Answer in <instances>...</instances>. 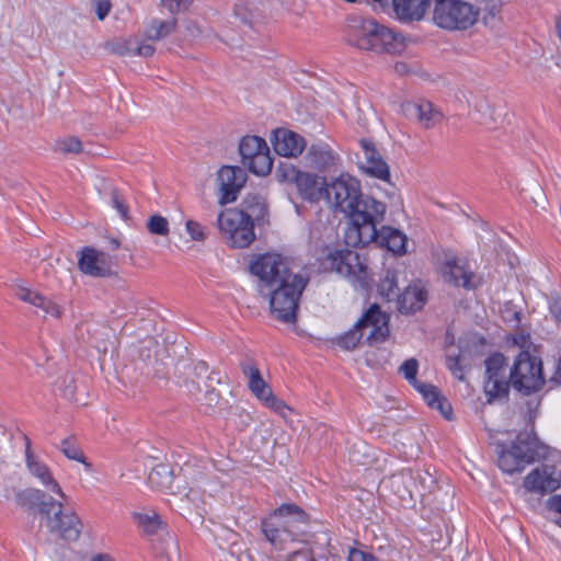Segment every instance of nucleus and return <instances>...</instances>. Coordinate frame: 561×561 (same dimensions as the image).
Wrapping results in <instances>:
<instances>
[{
    "mask_svg": "<svg viewBox=\"0 0 561 561\" xmlns=\"http://www.w3.org/2000/svg\"><path fill=\"white\" fill-rule=\"evenodd\" d=\"M60 449L62 454L71 460L80 461L82 462L84 460V456L80 448L72 442L71 439H64L61 442Z\"/></svg>",
    "mask_w": 561,
    "mask_h": 561,
    "instance_id": "nucleus-45",
    "label": "nucleus"
},
{
    "mask_svg": "<svg viewBox=\"0 0 561 561\" xmlns=\"http://www.w3.org/2000/svg\"><path fill=\"white\" fill-rule=\"evenodd\" d=\"M243 375L248 378V386L256 399L263 402L268 409L283 417H287L291 409L285 401L277 398L272 388L264 381L256 365L252 362L241 364Z\"/></svg>",
    "mask_w": 561,
    "mask_h": 561,
    "instance_id": "nucleus-13",
    "label": "nucleus"
},
{
    "mask_svg": "<svg viewBox=\"0 0 561 561\" xmlns=\"http://www.w3.org/2000/svg\"><path fill=\"white\" fill-rule=\"evenodd\" d=\"M552 379L559 383H561V358L558 362L556 373L552 377Z\"/></svg>",
    "mask_w": 561,
    "mask_h": 561,
    "instance_id": "nucleus-62",
    "label": "nucleus"
},
{
    "mask_svg": "<svg viewBox=\"0 0 561 561\" xmlns=\"http://www.w3.org/2000/svg\"><path fill=\"white\" fill-rule=\"evenodd\" d=\"M554 25L557 36L561 41V15L556 18Z\"/></svg>",
    "mask_w": 561,
    "mask_h": 561,
    "instance_id": "nucleus-63",
    "label": "nucleus"
},
{
    "mask_svg": "<svg viewBox=\"0 0 561 561\" xmlns=\"http://www.w3.org/2000/svg\"><path fill=\"white\" fill-rule=\"evenodd\" d=\"M172 471L167 465L154 467L149 473L150 483L158 489H170L172 484Z\"/></svg>",
    "mask_w": 561,
    "mask_h": 561,
    "instance_id": "nucleus-41",
    "label": "nucleus"
},
{
    "mask_svg": "<svg viewBox=\"0 0 561 561\" xmlns=\"http://www.w3.org/2000/svg\"><path fill=\"white\" fill-rule=\"evenodd\" d=\"M111 247L113 250H116L121 247V242L117 240V239H112L111 240Z\"/></svg>",
    "mask_w": 561,
    "mask_h": 561,
    "instance_id": "nucleus-64",
    "label": "nucleus"
},
{
    "mask_svg": "<svg viewBox=\"0 0 561 561\" xmlns=\"http://www.w3.org/2000/svg\"><path fill=\"white\" fill-rule=\"evenodd\" d=\"M62 507V503H58V510L49 518L48 530L62 540L76 542L81 537L83 523L76 512H64Z\"/></svg>",
    "mask_w": 561,
    "mask_h": 561,
    "instance_id": "nucleus-16",
    "label": "nucleus"
},
{
    "mask_svg": "<svg viewBox=\"0 0 561 561\" xmlns=\"http://www.w3.org/2000/svg\"><path fill=\"white\" fill-rule=\"evenodd\" d=\"M507 360L503 354L495 353L485 359L484 392L488 402L494 399L503 398L508 394L511 383V373L507 374Z\"/></svg>",
    "mask_w": 561,
    "mask_h": 561,
    "instance_id": "nucleus-12",
    "label": "nucleus"
},
{
    "mask_svg": "<svg viewBox=\"0 0 561 561\" xmlns=\"http://www.w3.org/2000/svg\"><path fill=\"white\" fill-rule=\"evenodd\" d=\"M255 175L265 176L271 173L273 168V159L271 157L270 148L257 156L243 163Z\"/></svg>",
    "mask_w": 561,
    "mask_h": 561,
    "instance_id": "nucleus-35",
    "label": "nucleus"
},
{
    "mask_svg": "<svg viewBox=\"0 0 561 561\" xmlns=\"http://www.w3.org/2000/svg\"><path fill=\"white\" fill-rule=\"evenodd\" d=\"M91 561H114V559L106 553H99L92 557Z\"/></svg>",
    "mask_w": 561,
    "mask_h": 561,
    "instance_id": "nucleus-61",
    "label": "nucleus"
},
{
    "mask_svg": "<svg viewBox=\"0 0 561 561\" xmlns=\"http://www.w3.org/2000/svg\"><path fill=\"white\" fill-rule=\"evenodd\" d=\"M58 503L59 502L54 501L51 497H49L48 500L46 497L43 499V501L37 506L39 513L45 517L47 527L49 526V518L53 517V514L56 511L55 508H58Z\"/></svg>",
    "mask_w": 561,
    "mask_h": 561,
    "instance_id": "nucleus-48",
    "label": "nucleus"
},
{
    "mask_svg": "<svg viewBox=\"0 0 561 561\" xmlns=\"http://www.w3.org/2000/svg\"><path fill=\"white\" fill-rule=\"evenodd\" d=\"M426 299L427 293L420 285H410L398 296V310L401 313L416 312L423 308Z\"/></svg>",
    "mask_w": 561,
    "mask_h": 561,
    "instance_id": "nucleus-30",
    "label": "nucleus"
},
{
    "mask_svg": "<svg viewBox=\"0 0 561 561\" xmlns=\"http://www.w3.org/2000/svg\"><path fill=\"white\" fill-rule=\"evenodd\" d=\"M242 206L243 209L240 211H242L253 224L254 221H263L267 215V205L265 198L261 194H248L242 202Z\"/></svg>",
    "mask_w": 561,
    "mask_h": 561,
    "instance_id": "nucleus-31",
    "label": "nucleus"
},
{
    "mask_svg": "<svg viewBox=\"0 0 561 561\" xmlns=\"http://www.w3.org/2000/svg\"><path fill=\"white\" fill-rule=\"evenodd\" d=\"M221 378L218 374L211 373L204 382L205 390L203 391L201 387L195 385V382L187 381L186 388L188 392L196 397V400L201 402V404L215 409L219 408L221 404V392L219 389L215 387V385H220Z\"/></svg>",
    "mask_w": 561,
    "mask_h": 561,
    "instance_id": "nucleus-22",
    "label": "nucleus"
},
{
    "mask_svg": "<svg viewBox=\"0 0 561 561\" xmlns=\"http://www.w3.org/2000/svg\"><path fill=\"white\" fill-rule=\"evenodd\" d=\"M548 506L552 512L560 515L556 522L561 526V495L549 499Z\"/></svg>",
    "mask_w": 561,
    "mask_h": 561,
    "instance_id": "nucleus-59",
    "label": "nucleus"
},
{
    "mask_svg": "<svg viewBox=\"0 0 561 561\" xmlns=\"http://www.w3.org/2000/svg\"><path fill=\"white\" fill-rule=\"evenodd\" d=\"M402 111L408 118L415 119L424 128H432L442 121L440 112L427 101L403 103Z\"/></svg>",
    "mask_w": 561,
    "mask_h": 561,
    "instance_id": "nucleus-25",
    "label": "nucleus"
},
{
    "mask_svg": "<svg viewBox=\"0 0 561 561\" xmlns=\"http://www.w3.org/2000/svg\"><path fill=\"white\" fill-rule=\"evenodd\" d=\"M43 499H46L45 492L34 488L22 490L15 495L16 503L28 510L37 507Z\"/></svg>",
    "mask_w": 561,
    "mask_h": 561,
    "instance_id": "nucleus-39",
    "label": "nucleus"
},
{
    "mask_svg": "<svg viewBox=\"0 0 561 561\" xmlns=\"http://www.w3.org/2000/svg\"><path fill=\"white\" fill-rule=\"evenodd\" d=\"M250 272L259 278L260 293L283 283L287 276L297 275L290 272L287 260L278 253L254 255L250 264Z\"/></svg>",
    "mask_w": 561,
    "mask_h": 561,
    "instance_id": "nucleus-9",
    "label": "nucleus"
},
{
    "mask_svg": "<svg viewBox=\"0 0 561 561\" xmlns=\"http://www.w3.org/2000/svg\"><path fill=\"white\" fill-rule=\"evenodd\" d=\"M334 211L343 213L351 220L345 231V243L364 247L376 237V225L386 215V205L369 195H363L356 179L341 174L327 186L325 197Z\"/></svg>",
    "mask_w": 561,
    "mask_h": 561,
    "instance_id": "nucleus-1",
    "label": "nucleus"
},
{
    "mask_svg": "<svg viewBox=\"0 0 561 561\" xmlns=\"http://www.w3.org/2000/svg\"><path fill=\"white\" fill-rule=\"evenodd\" d=\"M77 388L78 386L75 377L69 374L62 376L56 382V389L65 399L76 403L85 404L84 399L77 394Z\"/></svg>",
    "mask_w": 561,
    "mask_h": 561,
    "instance_id": "nucleus-36",
    "label": "nucleus"
},
{
    "mask_svg": "<svg viewBox=\"0 0 561 561\" xmlns=\"http://www.w3.org/2000/svg\"><path fill=\"white\" fill-rule=\"evenodd\" d=\"M58 150L64 153H79L82 151V144L75 136L66 137L57 141Z\"/></svg>",
    "mask_w": 561,
    "mask_h": 561,
    "instance_id": "nucleus-44",
    "label": "nucleus"
},
{
    "mask_svg": "<svg viewBox=\"0 0 561 561\" xmlns=\"http://www.w3.org/2000/svg\"><path fill=\"white\" fill-rule=\"evenodd\" d=\"M285 561H316V559L312 549L304 546L302 548L289 553Z\"/></svg>",
    "mask_w": 561,
    "mask_h": 561,
    "instance_id": "nucleus-49",
    "label": "nucleus"
},
{
    "mask_svg": "<svg viewBox=\"0 0 561 561\" xmlns=\"http://www.w3.org/2000/svg\"><path fill=\"white\" fill-rule=\"evenodd\" d=\"M301 172L291 163L280 162L275 170V176L280 183H296Z\"/></svg>",
    "mask_w": 561,
    "mask_h": 561,
    "instance_id": "nucleus-42",
    "label": "nucleus"
},
{
    "mask_svg": "<svg viewBox=\"0 0 561 561\" xmlns=\"http://www.w3.org/2000/svg\"><path fill=\"white\" fill-rule=\"evenodd\" d=\"M347 42L362 50L401 54L407 45L404 37L379 24L374 19L354 16L347 25Z\"/></svg>",
    "mask_w": 561,
    "mask_h": 561,
    "instance_id": "nucleus-2",
    "label": "nucleus"
},
{
    "mask_svg": "<svg viewBox=\"0 0 561 561\" xmlns=\"http://www.w3.org/2000/svg\"><path fill=\"white\" fill-rule=\"evenodd\" d=\"M135 44H137V38L117 37L105 42L104 49L117 56H131L134 53Z\"/></svg>",
    "mask_w": 561,
    "mask_h": 561,
    "instance_id": "nucleus-38",
    "label": "nucleus"
},
{
    "mask_svg": "<svg viewBox=\"0 0 561 561\" xmlns=\"http://www.w3.org/2000/svg\"><path fill=\"white\" fill-rule=\"evenodd\" d=\"M111 196H112V203H113V206L115 207V209L119 213V215L122 216L123 219H127L128 218V207L125 204L124 199L121 197L117 190L113 188L111 192Z\"/></svg>",
    "mask_w": 561,
    "mask_h": 561,
    "instance_id": "nucleus-51",
    "label": "nucleus"
},
{
    "mask_svg": "<svg viewBox=\"0 0 561 561\" xmlns=\"http://www.w3.org/2000/svg\"><path fill=\"white\" fill-rule=\"evenodd\" d=\"M415 477H417V485L422 494H424L426 491H431L432 486L435 483L434 477L427 472V471H415Z\"/></svg>",
    "mask_w": 561,
    "mask_h": 561,
    "instance_id": "nucleus-50",
    "label": "nucleus"
},
{
    "mask_svg": "<svg viewBox=\"0 0 561 561\" xmlns=\"http://www.w3.org/2000/svg\"><path fill=\"white\" fill-rule=\"evenodd\" d=\"M339 160V154L324 142L312 144L305 156L306 165L318 171L336 167Z\"/></svg>",
    "mask_w": 561,
    "mask_h": 561,
    "instance_id": "nucleus-23",
    "label": "nucleus"
},
{
    "mask_svg": "<svg viewBox=\"0 0 561 561\" xmlns=\"http://www.w3.org/2000/svg\"><path fill=\"white\" fill-rule=\"evenodd\" d=\"M550 311L553 317L561 322V298L553 297L550 301Z\"/></svg>",
    "mask_w": 561,
    "mask_h": 561,
    "instance_id": "nucleus-60",
    "label": "nucleus"
},
{
    "mask_svg": "<svg viewBox=\"0 0 561 561\" xmlns=\"http://www.w3.org/2000/svg\"><path fill=\"white\" fill-rule=\"evenodd\" d=\"M295 185L304 201L317 203L325 197L328 186L325 178L309 172H301Z\"/></svg>",
    "mask_w": 561,
    "mask_h": 561,
    "instance_id": "nucleus-24",
    "label": "nucleus"
},
{
    "mask_svg": "<svg viewBox=\"0 0 561 561\" xmlns=\"http://www.w3.org/2000/svg\"><path fill=\"white\" fill-rule=\"evenodd\" d=\"M431 0H392V8L396 18L401 22L421 21Z\"/></svg>",
    "mask_w": 561,
    "mask_h": 561,
    "instance_id": "nucleus-27",
    "label": "nucleus"
},
{
    "mask_svg": "<svg viewBox=\"0 0 561 561\" xmlns=\"http://www.w3.org/2000/svg\"><path fill=\"white\" fill-rule=\"evenodd\" d=\"M16 297L20 300L42 310L45 316L58 319L62 314V308L59 305L36 290L26 287H19L16 290Z\"/></svg>",
    "mask_w": 561,
    "mask_h": 561,
    "instance_id": "nucleus-28",
    "label": "nucleus"
},
{
    "mask_svg": "<svg viewBox=\"0 0 561 561\" xmlns=\"http://www.w3.org/2000/svg\"><path fill=\"white\" fill-rule=\"evenodd\" d=\"M271 141L275 152L287 158L298 157L307 146L302 136L286 128L276 129Z\"/></svg>",
    "mask_w": 561,
    "mask_h": 561,
    "instance_id": "nucleus-21",
    "label": "nucleus"
},
{
    "mask_svg": "<svg viewBox=\"0 0 561 561\" xmlns=\"http://www.w3.org/2000/svg\"><path fill=\"white\" fill-rule=\"evenodd\" d=\"M417 370L419 362L415 358L404 360L399 367V373L422 394L428 407L436 409L445 419L449 420L453 413L451 404L437 387L419 381L416 379Z\"/></svg>",
    "mask_w": 561,
    "mask_h": 561,
    "instance_id": "nucleus-10",
    "label": "nucleus"
},
{
    "mask_svg": "<svg viewBox=\"0 0 561 561\" xmlns=\"http://www.w3.org/2000/svg\"><path fill=\"white\" fill-rule=\"evenodd\" d=\"M25 465L28 473L37 479L44 488L56 493L60 499L67 500V495L53 477L48 466L33 453L31 440L27 437H25Z\"/></svg>",
    "mask_w": 561,
    "mask_h": 561,
    "instance_id": "nucleus-18",
    "label": "nucleus"
},
{
    "mask_svg": "<svg viewBox=\"0 0 561 561\" xmlns=\"http://www.w3.org/2000/svg\"><path fill=\"white\" fill-rule=\"evenodd\" d=\"M176 26V20L169 21L153 20L146 31L147 38L150 41H160L172 34Z\"/></svg>",
    "mask_w": 561,
    "mask_h": 561,
    "instance_id": "nucleus-37",
    "label": "nucleus"
},
{
    "mask_svg": "<svg viewBox=\"0 0 561 561\" xmlns=\"http://www.w3.org/2000/svg\"><path fill=\"white\" fill-rule=\"evenodd\" d=\"M192 0H162V4L171 12L178 13L186 9Z\"/></svg>",
    "mask_w": 561,
    "mask_h": 561,
    "instance_id": "nucleus-54",
    "label": "nucleus"
},
{
    "mask_svg": "<svg viewBox=\"0 0 561 561\" xmlns=\"http://www.w3.org/2000/svg\"><path fill=\"white\" fill-rule=\"evenodd\" d=\"M348 561H375V557L363 550L352 548L348 552Z\"/></svg>",
    "mask_w": 561,
    "mask_h": 561,
    "instance_id": "nucleus-56",
    "label": "nucleus"
},
{
    "mask_svg": "<svg viewBox=\"0 0 561 561\" xmlns=\"http://www.w3.org/2000/svg\"><path fill=\"white\" fill-rule=\"evenodd\" d=\"M307 285L300 276H287L283 283L267 288L261 295L270 299L272 316L284 323H295L299 309V298Z\"/></svg>",
    "mask_w": 561,
    "mask_h": 561,
    "instance_id": "nucleus-3",
    "label": "nucleus"
},
{
    "mask_svg": "<svg viewBox=\"0 0 561 561\" xmlns=\"http://www.w3.org/2000/svg\"><path fill=\"white\" fill-rule=\"evenodd\" d=\"M399 272L397 270H387L385 276L378 284V294L390 301L398 299Z\"/></svg>",
    "mask_w": 561,
    "mask_h": 561,
    "instance_id": "nucleus-34",
    "label": "nucleus"
},
{
    "mask_svg": "<svg viewBox=\"0 0 561 561\" xmlns=\"http://www.w3.org/2000/svg\"><path fill=\"white\" fill-rule=\"evenodd\" d=\"M404 478H408L410 480L408 485V490L410 491V501L413 499L414 495L422 496V492L420 491L421 488L417 485V477H415L414 471L412 470H403Z\"/></svg>",
    "mask_w": 561,
    "mask_h": 561,
    "instance_id": "nucleus-53",
    "label": "nucleus"
},
{
    "mask_svg": "<svg viewBox=\"0 0 561 561\" xmlns=\"http://www.w3.org/2000/svg\"><path fill=\"white\" fill-rule=\"evenodd\" d=\"M447 368L451 371V374L459 380H463V371L459 363L458 357H447L446 362Z\"/></svg>",
    "mask_w": 561,
    "mask_h": 561,
    "instance_id": "nucleus-55",
    "label": "nucleus"
},
{
    "mask_svg": "<svg viewBox=\"0 0 561 561\" xmlns=\"http://www.w3.org/2000/svg\"><path fill=\"white\" fill-rule=\"evenodd\" d=\"M389 316L378 305H371L353 329L341 335L336 344L344 350H354L366 334L369 345L382 343L389 335Z\"/></svg>",
    "mask_w": 561,
    "mask_h": 561,
    "instance_id": "nucleus-4",
    "label": "nucleus"
},
{
    "mask_svg": "<svg viewBox=\"0 0 561 561\" xmlns=\"http://www.w3.org/2000/svg\"><path fill=\"white\" fill-rule=\"evenodd\" d=\"M511 383L524 394L539 391L545 385L541 359L529 352H520L511 367Z\"/></svg>",
    "mask_w": 561,
    "mask_h": 561,
    "instance_id": "nucleus-7",
    "label": "nucleus"
},
{
    "mask_svg": "<svg viewBox=\"0 0 561 561\" xmlns=\"http://www.w3.org/2000/svg\"><path fill=\"white\" fill-rule=\"evenodd\" d=\"M480 8L461 0H436L433 20L435 24L448 31L467 30L474 25Z\"/></svg>",
    "mask_w": 561,
    "mask_h": 561,
    "instance_id": "nucleus-6",
    "label": "nucleus"
},
{
    "mask_svg": "<svg viewBox=\"0 0 561 561\" xmlns=\"http://www.w3.org/2000/svg\"><path fill=\"white\" fill-rule=\"evenodd\" d=\"M410 480L404 478L403 471L392 474L383 483L389 488L394 495H397L402 502L410 501V491L408 490L407 483Z\"/></svg>",
    "mask_w": 561,
    "mask_h": 561,
    "instance_id": "nucleus-40",
    "label": "nucleus"
},
{
    "mask_svg": "<svg viewBox=\"0 0 561 561\" xmlns=\"http://www.w3.org/2000/svg\"><path fill=\"white\" fill-rule=\"evenodd\" d=\"M186 232L194 241H204L206 239L205 228L193 219H188L185 224Z\"/></svg>",
    "mask_w": 561,
    "mask_h": 561,
    "instance_id": "nucleus-47",
    "label": "nucleus"
},
{
    "mask_svg": "<svg viewBox=\"0 0 561 561\" xmlns=\"http://www.w3.org/2000/svg\"><path fill=\"white\" fill-rule=\"evenodd\" d=\"M328 262L332 271L348 278L352 283L358 284L362 288L368 286L370 280L368 266L357 252L335 251L329 255Z\"/></svg>",
    "mask_w": 561,
    "mask_h": 561,
    "instance_id": "nucleus-11",
    "label": "nucleus"
},
{
    "mask_svg": "<svg viewBox=\"0 0 561 561\" xmlns=\"http://www.w3.org/2000/svg\"><path fill=\"white\" fill-rule=\"evenodd\" d=\"M440 274L444 282L455 287L472 290L479 285L477 275L469 268L468 264L451 253L445 254Z\"/></svg>",
    "mask_w": 561,
    "mask_h": 561,
    "instance_id": "nucleus-14",
    "label": "nucleus"
},
{
    "mask_svg": "<svg viewBox=\"0 0 561 561\" xmlns=\"http://www.w3.org/2000/svg\"><path fill=\"white\" fill-rule=\"evenodd\" d=\"M561 473L552 466H542L527 474L524 486L529 492L548 493L560 486Z\"/></svg>",
    "mask_w": 561,
    "mask_h": 561,
    "instance_id": "nucleus-19",
    "label": "nucleus"
},
{
    "mask_svg": "<svg viewBox=\"0 0 561 561\" xmlns=\"http://www.w3.org/2000/svg\"><path fill=\"white\" fill-rule=\"evenodd\" d=\"M217 226L222 238L232 248H247L255 239L253 222L240 209L230 208L220 211Z\"/></svg>",
    "mask_w": 561,
    "mask_h": 561,
    "instance_id": "nucleus-8",
    "label": "nucleus"
},
{
    "mask_svg": "<svg viewBox=\"0 0 561 561\" xmlns=\"http://www.w3.org/2000/svg\"><path fill=\"white\" fill-rule=\"evenodd\" d=\"M261 529L266 540L277 550L287 549V545L296 540L287 525L275 518L263 520Z\"/></svg>",
    "mask_w": 561,
    "mask_h": 561,
    "instance_id": "nucleus-26",
    "label": "nucleus"
},
{
    "mask_svg": "<svg viewBox=\"0 0 561 561\" xmlns=\"http://www.w3.org/2000/svg\"><path fill=\"white\" fill-rule=\"evenodd\" d=\"M247 172L240 167L224 165L217 173L218 203L227 205L233 203L247 182Z\"/></svg>",
    "mask_w": 561,
    "mask_h": 561,
    "instance_id": "nucleus-15",
    "label": "nucleus"
},
{
    "mask_svg": "<svg viewBox=\"0 0 561 561\" xmlns=\"http://www.w3.org/2000/svg\"><path fill=\"white\" fill-rule=\"evenodd\" d=\"M185 499L187 502H192L194 504L195 508L197 510L198 516L203 517V514L199 512V503L203 502L199 492L191 488L188 492L185 494Z\"/></svg>",
    "mask_w": 561,
    "mask_h": 561,
    "instance_id": "nucleus-58",
    "label": "nucleus"
},
{
    "mask_svg": "<svg viewBox=\"0 0 561 561\" xmlns=\"http://www.w3.org/2000/svg\"><path fill=\"white\" fill-rule=\"evenodd\" d=\"M114 262L112 256L103 251L91 247H84L81 250L78 267L92 277H108L113 274Z\"/></svg>",
    "mask_w": 561,
    "mask_h": 561,
    "instance_id": "nucleus-17",
    "label": "nucleus"
},
{
    "mask_svg": "<svg viewBox=\"0 0 561 561\" xmlns=\"http://www.w3.org/2000/svg\"><path fill=\"white\" fill-rule=\"evenodd\" d=\"M133 518L147 535H156L165 528V523L154 510L134 512Z\"/></svg>",
    "mask_w": 561,
    "mask_h": 561,
    "instance_id": "nucleus-32",
    "label": "nucleus"
},
{
    "mask_svg": "<svg viewBox=\"0 0 561 561\" xmlns=\"http://www.w3.org/2000/svg\"><path fill=\"white\" fill-rule=\"evenodd\" d=\"M147 229L152 234L168 236L169 221L165 217L153 215L147 221Z\"/></svg>",
    "mask_w": 561,
    "mask_h": 561,
    "instance_id": "nucleus-43",
    "label": "nucleus"
},
{
    "mask_svg": "<svg viewBox=\"0 0 561 561\" xmlns=\"http://www.w3.org/2000/svg\"><path fill=\"white\" fill-rule=\"evenodd\" d=\"M154 47L146 42H139L137 39V44L134 45V53L131 56H140L144 58L151 57L154 54Z\"/></svg>",
    "mask_w": 561,
    "mask_h": 561,
    "instance_id": "nucleus-52",
    "label": "nucleus"
},
{
    "mask_svg": "<svg viewBox=\"0 0 561 561\" xmlns=\"http://www.w3.org/2000/svg\"><path fill=\"white\" fill-rule=\"evenodd\" d=\"M370 242H378L396 254H403L407 251V236L400 230L387 226H382L380 229L376 228V237Z\"/></svg>",
    "mask_w": 561,
    "mask_h": 561,
    "instance_id": "nucleus-29",
    "label": "nucleus"
},
{
    "mask_svg": "<svg viewBox=\"0 0 561 561\" xmlns=\"http://www.w3.org/2000/svg\"><path fill=\"white\" fill-rule=\"evenodd\" d=\"M501 447L499 467L511 474L524 470L526 466L543 456V447L539 445L537 437L529 433L517 435L510 447Z\"/></svg>",
    "mask_w": 561,
    "mask_h": 561,
    "instance_id": "nucleus-5",
    "label": "nucleus"
},
{
    "mask_svg": "<svg viewBox=\"0 0 561 561\" xmlns=\"http://www.w3.org/2000/svg\"><path fill=\"white\" fill-rule=\"evenodd\" d=\"M289 515H297L300 520L305 519V512L295 504H282L278 508L274 511V514L271 518L277 519V517H285Z\"/></svg>",
    "mask_w": 561,
    "mask_h": 561,
    "instance_id": "nucleus-46",
    "label": "nucleus"
},
{
    "mask_svg": "<svg viewBox=\"0 0 561 561\" xmlns=\"http://www.w3.org/2000/svg\"><path fill=\"white\" fill-rule=\"evenodd\" d=\"M360 147L364 151V162L360 164V169L367 175L376 178L381 181H389L390 169L382 156L376 149L373 141L368 139L360 140Z\"/></svg>",
    "mask_w": 561,
    "mask_h": 561,
    "instance_id": "nucleus-20",
    "label": "nucleus"
},
{
    "mask_svg": "<svg viewBox=\"0 0 561 561\" xmlns=\"http://www.w3.org/2000/svg\"><path fill=\"white\" fill-rule=\"evenodd\" d=\"M93 3L95 5V12L98 18L100 20H104L111 10L110 0H93Z\"/></svg>",
    "mask_w": 561,
    "mask_h": 561,
    "instance_id": "nucleus-57",
    "label": "nucleus"
},
{
    "mask_svg": "<svg viewBox=\"0 0 561 561\" xmlns=\"http://www.w3.org/2000/svg\"><path fill=\"white\" fill-rule=\"evenodd\" d=\"M267 149L268 146L263 138L259 136L243 137L239 145L242 164L257 156L259 152H263L264 150L266 151Z\"/></svg>",
    "mask_w": 561,
    "mask_h": 561,
    "instance_id": "nucleus-33",
    "label": "nucleus"
}]
</instances>
